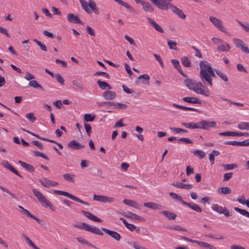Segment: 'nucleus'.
I'll return each mask as SVG.
<instances>
[{"instance_id":"9","label":"nucleus","mask_w":249,"mask_h":249,"mask_svg":"<svg viewBox=\"0 0 249 249\" xmlns=\"http://www.w3.org/2000/svg\"><path fill=\"white\" fill-rule=\"evenodd\" d=\"M102 230L105 233L110 236L117 241L120 240L121 236L120 234L116 231H111L105 228H102Z\"/></svg>"},{"instance_id":"8","label":"nucleus","mask_w":249,"mask_h":249,"mask_svg":"<svg viewBox=\"0 0 249 249\" xmlns=\"http://www.w3.org/2000/svg\"><path fill=\"white\" fill-rule=\"evenodd\" d=\"M94 200H96L103 203H112L114 201V198L104 196L94 195L93 196Z\"/></svg>"},{"instance_id":"11","label":"nucleus","mask_w":249,"mask_h":249,"mask_svg":"<svg viewBox=\"0 0 249 249\" xmlns=\"http://www.w3.org/2000/svg\"><path fill=\"white\" fill-rule=\"evenodd\" d=\"M32 191L34 195L38 200V201L41 202L42 203H44L47 200L45 196L41 192H40L36 189H33ZM42 204V205H44L43 204Z\"/></svg>"},{"instance_id":"12","label":"nucleus","mask_w":249,"mask_h":249,"mask_svg":"<svg viewBox=\"0 0 249 249\" xmlns=\"http://www.w3.org/2000/svg\"><path fill=\"white\" fill-rule=\"evenodd\" d=\"M67 19L71 23L83 24L82 22L79 19V18L74 14L69 13L67 15Z\"/></svg>"},{"instance_id":"56","label":"nucleus","mask_w":249,"mask_h":249,"mask_svg":"<svg viewBox=\"0 0 249 249\" xmlns=\"http://www.w3.org/2000/svg\"><path fill=\"white\" fill-rule=\"evenodd\" d=\"M21 130L23 131H25V132H27L28 133L36 137V138L39 139H40V140H43V139H45V138H42L39 135H38V134H35V133H34L31 131H30L29 130H26L25 128H21Z\"/></svg>"},{"instance_id":"36","label":"nucleus","mask_w":249,"mask_h":249,"mask_svg":"<svg viewBox=\"0 0 249 249\" xmlns=\"http://www.w3.org/2000/svg\"><path fill=\"white\" fill-rule=\"evenodd\" d=\"M230 49V46L227 43H224L223 44L219 46L217 48V50L219 51H228Z\"/></svg>"},{"instance_id":"24","label":"nucleus","mask_w":249,"mask_h":249,"mask_svg":"<svg viewBox=\"0 0 249 249\" xmlns=\"http://www.w3.org/2000/svg\"><path fill=\"white\" fill-rule=\"evenodd\" d=\"M123 202L126 205L134 207L136 209H140V205L135 201L129 199H124L123 200Z\"/></svg>"},{"instance_id":"17","label":"nucleus","mask_w":249,"mask_h":249,"mask_svg":"<svg viewBox=\"0 0 249 249\" xmlns=\"http://www.w3.org/2000/svg\"><path fill=\"white\" fill-rule=\"evenodd\" d=\"M23 213L26 215L28 217H31L34 220H35L38 224H40L41 225L43 226H45V223L42 220H40L38 218H37L35 215L32 214L29 212L27 210L25 209L24 210Z\"/></svg>"},{"instance_id":"20","label":"nucleus","mask_w":249,"mask_h":249,"mask_svg":"<svg viewBox=\"0 0 249 249\" xmlns=\"http://www.w3.org/2000/svg\"><path fill=\"white\" fill-rule=\"evenodd\" d=\"M184 205H186L189 208H190L193 210L197 212V213H201L202 209L201 208L196 204L194 203H189L186 202L184 203Z\"/></svg>"},{"instance_id":"49","label":"nucleus","mask_w":249,"mask_h":249,"mask_svg":"<svg viewBox=\"0 0 249 249\" xmlns=\"http://www.w3.org/2000/svg\"><path fill=\"white\" fill-rule=\"evenodd\" d=\"M194 155H198L200 159L204 158L205 157L206 154L203 151L197 150L193 152Z\"/></svg>"},{"instance_id":"29","label":"nucleus","mask_w":249,"mask_h":249,"mask_svg":"<svg viewBox=\"0 0 249 249\" xmlns=\"http://www.w3.org/2000/svg\"><path fill=\"white\" fill-rule=\"evenodd\" d=\"M89 5L90 8L95 13V14H99L98 9L96 7V4L95 1L93 0H89Z\"/></svg>"},{"instance_id":"57","label":"nucleus","mask_w":249,"mask_h":249,"mask_svg":"<svg viewBox=\"0 0 249 249\" xmlns=\"http://www.w3.org/2000/svg\"><path fill=\"white\" fill-rule=\"evenodd\" d=\"M95 75H103L107 79H110V76L109 74L106 72L104 71H97L94 73Z\"/></svg>"},{"instance_id":"64","label":"nucleus","mask_w":249,"mask_h":249,"mask_svg":"<svg viewBox=\"0 0 249 249\" xmlns=\"http://www.w3.org/2000/svg\"><path fill=\"white\" fill-rule=\"evenodd\" d=\"M24 78L28 81H30L35 79V76L29 72H27L24 76Z\"/></svg>"},{"instance_id":"38","label":"nucleus","mask_w":249,"mask_h":249,"mask_svg":"<svg viewBox=\"0 0 249 249\" xmlns=\"http://www.w3.org/2000/svg\"><path fill=\"white\" fill-rule=\"evenodd\" d=\"M95 118V115L91 114H85L84 116V120L85 122H92Z\"/></svg>"},{"instance_id":"6","label":"nucleus","mask_w":249,"mask_h":249,"mask_svg":"<svg viewBox=\"0 0 249 249\" xmlns=\"http://www.w3.org/2000/svg\"><path fill=\"white\" fill-rule=\"evenodd\" d=\"M209 19L213 24L220 31L225 34L228 33L226 28L223 26V22L220 19L212 16L210 17Z\"/></svg>"},{"instance_id":"43","label":"nucleus","mask_w":249,"mask_h":249,"mask_svg":"<svg viewBox=\"0 0 249 249\" xmlns=\"http://www.w3.org/2000/svg\"><path fill=\"white\" fill-rule=\"evenodd\" d=\"M21 236L23 238H24L26 240L27 244L30 246L32 247L33 248L35 246V245L33 243L32 241L26 234L22 233L21 234Z\"/></svg>"},{"instance_id":"59","label":"nucleus","mask_w":249,"mask_h":249,"mask_svg":"<svg viewBox=\"0 0 249 249\" xmlns=\"http://www.w3.org/2000/svg\"><path fill=\"white\" fill-rule=\"evenodd\" d=\"M212 209L213 210L216 211L218 213H220V212L222 210L223 208L222 207L219 206L217 204H213L212 207Z\"/></svg>"},{"instance_id":"22","label":"nucleus","mask_w":249,"mask_h":249,"mask_svg":"<svg viewBox=\"0 0 249 249\" xmlns=\"http://www.w3.org/2000/svg\"><path fill=\"white\" fill-rule=\"evenodd\" d=\"M18 163L20 165L24 168L26 169L27 170L29 171L30 172H33L35 171L34 167L31 164H29L26 163L24 161L19 160Z\"/></svg>"},{"instance_id":"18","label":"nucleus","mask_w":249,"mask_h":249,"mask_svg":"<svg viewBox=\"0 0 249 249\" xmlns=\"http://www.w3.org/2000/svg\"><path fill=\"white\" fill-rule=\"evenodd\" d=\"M183 101L188 103L201 104V101L194 97H186L183 98Z\"/></svg>"},{"instance_id":"39","label":"nucleus","mask_w":249,"mask_h":249,"mask_svg":"<svg viewBox=\"0 0 249 249\" xmlns=\"http://www.w3.org/2000/svg\"><path fill=\"white\" fill-rule=\"evenodd\" d=\"M39 181L44 187L49 188L51 186V180L46 178L44 180L40 179Z\"/></svg>"},{"instance_id":"16","label":"nucleus","mask_w":249,"mask_h":249,"mask_svg":"<svg viewBox=\"0 0 249 249\" xmlns=\"http://www.w3.org/2000/svg\"><path fill=\"white\" fill-rule=\"evenodd\" d=\"M116 96V93L113 91H105L103 93V96L107 100H113Z\"/></svg>"},{"instance_id":"48","label":"nucleus","mask_w":249,"mask_h":249,"mask_svg":"<svg viewBox=\"0 0 249 249\" xmlns=\"http://www.w3.org/2000/svg\"><path fill=\"white\" fill-rule=\"evenodd\" d=\"M168 228L170 230H177V231H187L186 229L183 228L179 225H177L174 227L170 226V227H168Z\"/></svg>"},{"instance_id":"4","label":"nucleus","mask_w":249,"mask_h":249,"mask_svg":"<svg viewBox=\"0 0 249 249\" xmlns=\"http://www.w3.org/2000/svg\"><path fill=\"white\" fill-rule=\"evenodd\" d=\"M150 1L159 9L167 10L171 4L172 0H150Z\"/></svg>"},{"instance_id":"35","label":"nucleus","mask_w":249,"mask_h":249,"mask_svg":"<svg viewBox=\"0 0 249 249\" xmlns=\"http://www.w3.org/2000/svg\"><path fill=\"white\" fill-rule=\"evenodd\" d=\"M182 64L185 67H191V61L189 60L188 57L183 56L180 59Z\"/></svg>"},{"instance_id":"27","label":"nucleus","mask_w":249,"mask_h":249,"mask_svg":"<svg viewBox=\"0 0 249 249\" xmlns=\"http://www.w3.org/2000/svg\"><path fill=\"white\" fill-rule=\"evenodd\" d=\"M120 220L124 224L125 226L130 231H133L136 229V226L133 224L128 223L124 218H120Z\"/></svg>"},{"instance_id":"2","label":"nucleus","mask_w":249,"mask_h":249,"mask_svg":"<svg viewBox=\"0 0 249 249\" xmlns=\"http://www.w3.org/2000/svg\"><path fill=\"white\" fill-rule=\"evenodd\" d=\"M184 83L189 89L196 93L203 95L206 97H208L210 95L209 89L201 88L203 86L200 82H194L190 79H186L184 80Z\"/></svg>"},{"instance_id":"15","label":"nucleus","mask_w":249,"mask_h":249,"mask_svg":"<svg viewBox=\"0 0 249 249\" xmlns=\"http://www.w3.org/2000/svg\"><path fill=\"white\" fill-rule=\"evenodd\" d=\"M81 213H83L85 216L93 221L97 222H102V220L100 218L95 216L90 212L82 211Z\"/></svg>"},{"instance_id":"55","label":"nucleus","mask_w":249,"mask_h":249,"mask_svg":"<svg viewBox=\"0 0 249 249\" xmlns=\"http://www.w3.org/2000/svg\"><path fill=\"white\" fill-rule=\"evenodd\" d=\"M170 129L173 130L175 133H180V132H184L187 133L188 131L185 129H183L182 128H176V127H170Z\"/></svg>"},{"instance_id":"50","label":"nucleus","mask_w":249,"mask_h":249,"mask_svg":"<svg viewBox=\"0 0 249 249\" xmlns=\"http://www.w3.org/2000/svg\"><path fill=\"white\" fill-rule=\"evenodd\" d=\"M26 117L28 119H29L32 123L35 122L36 120V118L35 117L33 112L26 114Z\"/></svg>"},{"instance_id":"34","label":"nucleus","mask_w":249,"mask_h":249,"mask_svg":"<svg viewBox=\"0 0 249 249\" xmlns=\"http://www.w3.org/2000/svg\"><path fill=\"white\" fill-rule=\"evenodd\" d=\"M29 85L30 87H33L34 88L40 89L42 90H44L43 87L40 85H39L36 80L30 81L29 82Z\"/></svg>"},{"instance_id":"45","label":"nucleus","mask_w":249,"mask_h":249,"mask_svg":"<svg viewBox=\"0 0 249 249\" xmlns=\"http://www.w3.org/2000/svg\"><path fill=\"white\" fill-rule=\"evenodd\" d=\"M74 177V175L73 174H65L63 175V178L68 181H71L73 182L74 181V180L73 179V178Z\"/></svg>"},{"instance_id":"42","label":"nucleus","mask_w":249,"mask_h":249,"mask_svg":"<svg viewBox=\"0 0 249 249\" xmlns=\"http://www.w3.org/2000/svg\"><path fill=\"white\" fill-rule=\"evenodd\" d=\"M238 128L241 130H249V123L242 122L238 124Z\"/></svg>"},{"instance_id":"41","label":"nucleus","mask_w":249,"mask_h":249,"mask_svg":"<svg viewBox=\"0 0 249 249\" xmlns=\"http://www.w3.org/2000/svg\"><path fill=\"white\" fill-rule=\"evenodd\" d=\"M33 41L35 42L39 47L41 50L44 52L47 51V49L45 45L42 44L40 41H38L36 39H33Z\"/></svg>"},{"instance_id":"31","label":"nucleus","mask_w":249,"mask_h":249,"mask_svg":"<svg viewBox=\"0 0 249 249\" xmlns=\"http://www.w3.org/2000/svg\"><path fill=\"white\" fill-rule=\"evenodd\" d=\"M182 125L185 126L186 128H191V129H195V128H198V122L195 123H183L182 124Z\"/></svg>"},{"instance_id":"23","label":"nucleus","mask_w":249,"mask_h":249,"mask_svg":"<svg viewBox=\"0 0 249 249\" xmlns=\"http://www.w3.org/2000/svg\"><path fill=\"white\" fill-rule=\"evenodd\" d=\"M143 10L148 12L152 13L154 11V8L150 3L147 2L143 1L141 4Z\"/></svg>"},{"instance_id":"47","label":"nucleus","mask_w":249,"mask_h":249,"mask_svg":"<svg viewBox=\"0 0 249 249\" xmlns=\"http://www.w3.org/2000/svg\"><path fill=\"white\" fill-rule=\"evenodd\" d=\"M33 153L34 156H35L36 157H41L46 160H49V158L46 155H45L44 154H43L42 153H41V152H39L38 151H33Z\"/></svg>"},{"instance_id":"62","label":"nucleus","mask_w":249,"mask_h":249,"mask_svg":"<svg viewBox=\"0 0 249 249\" xmlns=\"http://www.w3.org/2000/svg\"><path fill=\"white\" fill-rule=\"evenodd\" d=\"M154 56L155 59L159 62V63L160 65V67L161 68H163L164 65H163V62L161 59L160 56L159 55L156 54V53L154 54Z\"/></svg>"},{"instance_id":"54","label":"nucleus","mask_w":249,"mask_h":249,"mask_svg":"<svg viewBox=\"0 0 249 249\" xmlns=\"http://www.w3.org/2000/svg\"><path fill=\"white\" fill-rule=\"evenodd\" d=\"M84 126L88 135L90 136L91 133V127L90 125L89 124L85 123Z\"/></svg>"},{"instance_id":"28","label":"nucleus","mask_w":249,"mask_h":249,"mask_svg":"<svg viewBox=\"0 0 249 249\" xmlns=\"http://www.w3.org/2000/svg\"><path fill=\"white\" fill-rule=\"evenodd\" d=\"M215 73L224 82H227L228 81L229 79L226 73L222 72L219 70H214Z\"/></svg>"},{"instance_id":"26","label":"nucleus","mask_w":249,"mask_h":249,"mask_svg":"<svg viewBox=\"0 0 249 249\" xmlns=\"http://www.w3.org/2000/svg\"><path fill=\"white\" fill-rule=\"evenodd\" d=\"M97 84L99 88L102 89H112L111 87L106 82L99 80L97 81Z\"/></svg>"},{"instance_id":"5","label":"nucleus","mask_w":249,"mask_h":249,"mask_svg":"<svg viewBox=\"0 0 249 249\" xmlns=\"http://www.w3.org/2000/svg\"><path fill=\"white\" fill-rule=\"evenodd\" d=\"M53 193H54V194L58 195H62V196H67V197H69V198L72 199V200H74V201H75L79 203H80L83 205H85L86 206L89 205V203L84 201L83 200L72 195L71 194H70L69 193L64 192L63 191H59V190H54Z\"/></svg>"},{"instance_id":"58","label":"nucleus","mask_w":249,"mask_h":249,"mask_svg":"<svg viewBox=\"0 0 249 249\" xmlns=\"http://www.w3.org/2000/svg\"><path fill=\"white\" fill-rule=\"evenodd\" d=\"M0 189L2 190L3 192L6 193L7 194L10 195L13 198H15V196L11 192H10L8 189L3 187L1 185H0Z\"/></svg>"},{"instance_id":"21","label":"nucleus","mask_w":249,"mask_h":249,"mask_svg":"<svg viewBox=\"0 0 249 249\" xmlns=\"http://www.w3.org/2000/svg\"><path fill=\"white\" fill-rule=\"evenodd\" d=\"M127 214H128L127 218H130L131 219L137 220L140 221H145L144 218L141 217L134 213H132L130 212H127Z\"/></svg>"},{"instance_id":"51","label":"nucleus","mask_w":249,"mask_h":249,"mask_svg":"<svg viewBox=\"0 0 249 249\" xmlns=\"http://www.w3.org/2000/svg\"><path fill=\"white\" fill-rule=\"evenodd\" d=\"M54 76L55 77L56 79L58 82L60 83L61 85L64 84V79L60 74L56 73L55 74Z\"/></svg>"},{"instance_id":"53","label":"nucleus","mask_w":249,"mask_h":249,"mask_svg":"<svg viewBox=\"0 0 249 249\" xmlns=\"http://www.w3.org/2000/svg\"><path fill=\"white\" fill-rule=\"evenodd\" d=\"M237 167V165L236 164H229L224 165V169L226 170H231Z\"/></svg>"},{"instance_id":"19","label":"nucleus","mask_w":249,"mask_h":249,"mask_svg":"<svg viewBox=\"0 0 249 249\" xmlns=\"http://www.w3.org/2000/svg\"><path fill=\"white\" fill-rule=\"evenodd\" d=\"M143 206L144 207L151 208L153 210H161L162 209V206L160 204H158L154 202H147L144 203Z\"/></svg>"},{"instance_id":"60","label":"nucleus","mask_w":249,"mask_h":249,"mask_svg":"<svg viewBox=\"0 0 249 249\" xmlns=\"http://www.w3.org/2000/svg\"><path fill=\"white\" fill-rule=\"evenodd\" d=\"M171 62H172L173 66L177 70H178V69H179L181 67L180 66V64H179V62L178 60L174 59H172Z\"/></svg>"},{"instance_id":"46","label":"nucleus","mask_w":249,"mask_h":249,"mask_svg":"<svg viewBox=\"0 0 249 249\" xmlns=\"http://www.w3.org/2000/svg\"><path fill=\"white\" fill-rule=\"evenodd\" d=\"M233 41L237 48H241L244 45V42L240 39L234 38Z\"/></svg>"},{"instance_id":"32","label":"nucleus","mask_w":249,"mask_h":249,"mask_svg":"<svg viewBox=\"0 0 249 249\" xmlns=\"http://www.w3.org/2000/svg\"><path fill=\"white\" fill-rule=\"evenodd\" d=\"M82 8L88 13H90L91 11L89 9V3L85 0H79Z\"/></svg>"},{"instance_id":"37","label":"nucleus","mask_w":249,"mask_h":249,"mask_svg":"<svg viewBox=\"0 0 249 249\" xmlns=\"http://www.w3.org/2000/svg\"><path fill=\"white\" fill-rule=\"evenodd\" d=\"M218 192L224 195H227L231 194V190L228 187H222L219 188Z\"/></svg>"},{"instance_id":"25","label":"nucleus","mask_w":249,"mask_h":249,"mask_svg":"<svg viewBox=\"0 0 249 249\" xmlns=\"http://www.w3.org/2000/svg\"><path fill=\"white\" fill-rule=\"evenodd\" d=\"M160 213L165 216L169 220H174L177 217V215L175 213L169 211H162Z\"/></svg>"},{"instance_id":"52","label":"nucleus","mask_w":249,"mask_h":249,"mask_svg":"<svg viewBox=\"0 0 249 249\" xmlns=\"http://www.w3.org/2000/svg\"><path fill=\"white\" fill-rule=\"evenodd\" d=\"M167 44L170 49L177 50V48H175V47H176V45L177 44L176 42H173V41L170 40H167Z\"/></svg>"},{"instance_id":"40","label":"nucleus","mask_w":249,"mask_h":249,"mask_svg":"<svg viewBox=\"0 0 249 249\" xmlns=\"http://www.w3.org/2000/svg\"><path fill=\"white\" fill-rule=\"evenodd\" d=\"M234 210L237 212L247 217H249V212H248L247 210L237 207L234 208Z\"/></svg>"},{"instance_id":"7","label":"nucleus","mask_w":249,"mask_h":249,"mask_svg":"<svg viewBox=\"0 0 249 249\" xmlns=\"http://www.w3.org/2000/svg\"><path fill=\"white\" fill-rule=\"evenodd\" d=\"M198 128L205 130H210L211 128H214L216 125V123L213 121L203 120L198 122Z\"/></svg>"},{"instance_id":"1","label":"nucleus","mask_w":249,"mask_h":249,"mask_svg":"<svg viewBox=\"0 0 249 249\" xmlns=\"http://www.w3.org/2000/svg\"><path fill=\"white\" fill-rule=\"evenodd\" d=\"M200 68V77L203 83L207 82L213 86L212 77H215V74L210 65L206 61H202L199 63Z\"/></svg>"},{"instance_id":"44","label":"nucleus","mask_w":249,"mask_h":249,"mask_svg":"<svg viewBox=\"0 0 249 249\" xmlns=\"http://www.w3.org/2000/svg\"><path fill=\"white\" fill-rule=\"evenodd\" d=\"M132 247L134 249H147L142 246L138 241H134L132 243Z\"/></svg>"},{"instance_id":"3","label":"nucleus","mask_w":249,"mask_h":249,"mask_svg":"<svg viewBox=\"0 0 249 249\" xmlns=\"http://www.w3.org/2000/svg\"><path fill=\"white\" fill-rule=\"evenodd\" d=\"M82 225L74 224L73 227L80 229L84 230L91 233L102 236L103 235V232L98 228L96 227H92L85 222L82 223Z\"/></svg>"},{"instance_id":"14","label":"nucleus","mask_w":249,"mask_h":249,"mask_svg":"<svg viewBox=\"0 0 249 249\" xmlns=\"http://www.w3.org/2000/svg\"><path fill=\"white\" fill-rule=\"evenodd\" d=\"M173 186L176 187L178 188L184 189L186 190H190L193 188V185L191 184H185L182 182H173L171 184Z\"/></svg>"},{"instance_id":"13","label":"nucleus","mask_w":249,"mask_h":249,"mask_svg":"<svg viewBox=\"0 0 249 249\" xmlns=\"http://www.w3.org/2000/svg\"><path fill=\"white\" fill-rule=\"evenodd\" d=\"M147 20L148 21L149 23L151 25V26L153 28H154L156 31L161 33H164V30L158 24H157L155 21L154 19L150 18H147Z\"/></svg>"},{"instance_id":"63","label":"nucleus","mask_w":249,"mask_h":249,"mask_svg":"<svg viewBox=\"0 0 249 249\" xmlns=\"http://www.w3.org/2000/svg\"><path fill=\"white\" fill-rule=\"evenodd\" d=\"M233 175L232 173H225L223 177V181H226L230 179L231 178L232 176Z\"/></svg>"},{"instance_id":"33","label":"nucleus","mask_w":249,"mask_h":249,"mask_svg":"<svg viewBox=\"0 0 249 249\" xmlns=\"http://www.w3.org/2000/svg\"><path fill=\"white\" fill-rule=\"evenodd\" d=\"M201 247L205 248H209V249H216L214 246L204 242H201L198 241L197 244Z\"/></svg>"},{"instance_id":"61","label":"nucleus","mask_w":249,"mask_h":249,"mask_svg":"<svg viewBox=\"0 0 249 249\" xmlns=\"http://www.w3.org/2000/svg\"><path fill=\"white\" fill-rule=\"evenodd\" d=\"M237 69L239 71L244 72L246 73L248 72L247 70L245 68L243 65L240 63H238L237 64Z\"/></svg>"},{"instance_id":"10","label":"nucleus","mask_w":249,"mask_h":249,"mask_svg":"<svg viewBox=\"0 0 249 249\" xmlns=\"http://www.w3.org/2000/svg\"><path fill=\"white\" fill-rule=\"evenodd\" d=\"M68 146L69 148L75 149L80 150L85 148V145H82L76 140H72L68 144Z\"/></svg>"},{"instance_id":"30","label":"nucleus","mask_w":249,"mask_h":249,"mask_svg":"<svg viewBox=\"0 0 249 249\" xmlns=\"http://www.w3.org/2000/svg\"><path fill=\"white\" fill-rule=\"evenodd\" d=\"M169 195L172 198L180 202L183 205H184V203H186V202L182 199L181 196L175 193L170 192Z\"/></svg>"}]
</instances>
